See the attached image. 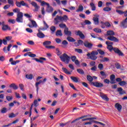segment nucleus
<instances>
[{"instance_id":"obj_23","label":"nucleus","mask_w":127,"mask_h":127,"mask_svg":"<svg viewBox=\"0 0 127 127\" xmlns=\"http://www.w3.org/2000/svg\"><path fill=\"white\" fill-rule=\"evenodd\" d=\"M93 21H94V23L96 25H98V24H99V18H98L97 17H94L93 18Z\"/></svg>"},{"instance_id":"obj_10","label":"nucleus","mask_w":127,"mask_h":127,"mask_svg":"<svg viewBox=\"0 0 127 127\" xmlns=\"http://www.w3.org/2000/svg\"><path fill=\"white\" fill-rule=\"evenodd\" d=\"M83 44L86 48H89V49H92V47H93V44L89 42V41H84Z\"/></svg>"},{"instance_id":"obj_47","label":"nucleus","mask_w":127,"mask_h":127,"mask_svg":"<svg viewBox=\"0 0 127 127\" xmlns=\"http://www.w3.org/2000/svg\"><path fill=\"white\" fill-rule=\"evenodd\" d=\"M119 84L120 86H125V85H127V82L125 81H121L120 82H119Z\"/></svg>"},{"instance_id":"obj_14","label":"nucleus","mask_w":127,"mask_h":127,"mask_svg":"<svg viewBox=\"0 0 127 127\" xmlns=\"http://www.w3.org/2000/svg\"><path fill=\"white\" fill-rule=\"evenodd\" d=\"M33 60H35V61H36V62H39L40 63H43V61H46V59L45 58H42L41 57L39 58V59H37V58H34L33 59Z\"/></svg>"},{"instance_id":"obj_53","label":"nucleus","mask_w":127,"mask_h":127,"mask_svg":"<svg viewBox=\"0 0 127 127\" xmlns=\"http://www.w3.org/2000/svg\"><path fill=\"white\" fill-rule=\"evenodd\" d=\"M106 44L108 46L109 45H113V44H114V43L111 42V41H107L106 42Z\"/></svg>"},{"instance_id":"obj_6","label":"nucleus","mask_w":127,"mask_h":127,"mask_svg":"<svg viewBox=\"0 0 127 127\" xmlns=\"http://www.w3.org/2000/svg\"><path fill=\"white\" fill-rule=\"evenodd\" d=\"M43 45L45 46V48H47V49H54V48H55V46H50L51 45V41H50L44 42Z\"/></svg>"},{"instance_id":"obj_41","label":"nucleus","mask_w":127,"mask_h":127,"mask_svg":"<svg viewBox=\"0 0 127 127\" xmlns=\"http://www.w3.org/2000/svg\"><path fill=\"white\" fill-rule=\"evenodd\" d=\"M90 6L91 7L92 10H96V6L94 3H90Z\"/></svg>"},{"instance_id":"obj_57","label":"nucleus","mask_w":127,"mask_h":127,"mask_svg":"<svg viewBox=\"0 0 127 127\" xmlns=\"http://www.w3.org/2000/svg\"><path fill=\"white\" fill-rule=\"evenodd\" d=\"M90 66H91L92 67L96 66V62L92 61V62H90Z\"/></svg>"},{"instance_id":"obj_30","label":"nucleus","mask_w":127,"mask_h":127,"mask_svg":"<svg viewBox=\"0 0 127 127\" xmlns=\"http://www.w3.org/2000/svg\"><path fill=\"white\" fill-rule=\"evenodd\" d=\"M56 35L57 36H62V35H63V34H62V31L61 30H59L57 31L56 33Z\"/></svg>"},{"instance_id":"obj_45","label":"nucleus","mask_w":127,"mask_h":127,"mask_svg":"<svg viewBox=\"0 0 127 127\" xmlns=\"http://www.w3.org/2000/svg\"><path fill=\"white\" fill-rule=\"evenodd\" d=\"M7 2L9 4L12 5V6H13V5H14V2L12 0H7Z\"/></svg>"},{"instance_id":"obj_51","label":"nucleus","mask_w":127,"mask_h":127,"mask_svg":"<svg viewBox=\"0 0 127 127\" xmlns=\"http://www.w3.org/2000/svg\"><path fill=\"white\" fill-rule=\"evenodd\" d=\"M100 74L103 77H105V78H106V77H107V74H106V72L104 71H100Z\"/></svg>"},{"instance_id":"obj_28","label":"nucleus","mask_w":127,"mask_h":127,"mask_svg":"<svg viewBox=\"0 0 127 127\" xmlns=\"http://www.w3.org/2000/svg\"><path fill=\"white\" fill-rule=\"evenodd\" d=\"M66 39L68 40V41H69V42H75V41H76V40L71 37L70 36L67 37Z\"/></svg>"},{"instance_id":"obj_25","label":"nucleus","mask_w":127,"mask_h":127,"mask_svg":"<svg viewBox=\"0 0 127 127\" xmlns=\"http://www.w3.org/2000/svg\"><path fill=\"white\" fill-rule=\"evenodd\" d=\"M62 44L63 45V48H66L67 47V45H68V42L66 40H64L62 42Z\"/></svg>"},{"instance_id":"obj_33","label":"nucleus","mask_w":127,"mask_h":127,"mask_svg":"<svg viewBox=\"0 0 127 127\" xmlns=\"http://www.w3.org/2000/svg\"><path fill=\"white\" fill-rule=\"evenodd\" d=\"M30 21H31L32 25L34 27H37V24L36 23V22H35V21L33 20H30Z\"/></svg>"},{"instance_id":"obj_43","label":"nucleus","mask_w":127,"mask_h":127,"mask_svg":"<svg viewBox=\"0 0 127 127\" xmlns=\"http://www.w3.org/2000/svg\"><path fill=\"white\" fill-rule=\"evenodd\" d=\"M59 27L61 28H64L65 29V28H67V26H66V24H63V23L60 24H59Z\"/></svg>"},{"instance_id":"obj_44","label":"nucleus","mask_w":127,"mask_h":127,"mask_svg":"<svg viewBox=\"0 0 127 127\" xmlns=\"http://www.w3.org/2000/svg\"><path fill=\"white\" fill-rule=\"evenodd\" d=\"M13 12H16L17 13H21V12H20V10L18 8H16L13 9Z\"/></svg>"},{"instance_id":"obj_9","label":"nucleus","mask_w":127,"mask_h":127,"mask_svg":"<svg viewBox=\"0 0 127 127\" xmlns=\"http://www.w3.org/2000/svg\"><path fill=\"white\" fill-rule=\"evenodd\" d=\"M70 59L72 62H74L75 65H77V66H79L80 65V62H79V60H77V57H76V56H72L71 57Z\"/></svg>"},{"instance_id":"obj_16","label":"nucleus","mask_w":127,"mask_h":127,"mask_svg":"<svg viewBox=\"0 0 127 127\" xmlns=\"http://www.w3.org/2000/svg\"><path fill=\"white\" fill-rule=\"evenodd\" d=\"M37 36L39 37V38H44L45 35L43 34L40 30H38V33L37 34Z\"/></svg>"},{"instance_id":"obj_11","label":"nucleus","mask_w":127,"mask_h":127,"mask_svg":"<svg viewBox=\"0 0 127 127\" xmlns=\"http://www.w3.org/2000/svg\"><path fill=\"white\" fill-rule=\"evenodd\" d=\"M31 4H32V5L34 6V7H35V9L34 10V11H38V10H39V8H40V6H39V5L37 4V2L33 1L31 3Z\"/></svg>"},{"instance_id":"obj_64","label":"nucleus","mask_w":127,"mask_h":127,"mask_svg":"<svg viewBox=\"0 0 127 127\" xmlns=\"http://www.w3.org/2000/svg\"><path fill=\"white\" fill-rule=\"evenodd\" d=\"M65 35H67V36H71L72 32H71V31H68L67 33H66Z\"/></svg>"},{"instance_id":"obj_42","label":"nucleus","mask_w":127,"mask_h":127,"mask_svg":"<svg viewBox=\"0 0 127 127\" xmlns=\"http://www.w3.org/2000/svg\"><path fill=\"white\" fill-rule=\"evenodd\" d=\"M74 50L76 52H77V53H79V54L83 53V50L81 49H75Z\"/></svg>"},{"instance_id":"obj_54","label":"nucleus","mask_w":127,"mask_h":127,"mask_svg":"<svg viewBox=\"0 0 127 127\" xmlns=\"http://www.w3.org/2000/svg\"><path fill=\"white\" fill-rule=\"evenodd\" d=\"M19 86L21 91H24V89H23L24 88V85H23V84H20L19 85Z\"/></svg>"},{"instance_id":"obj_49","label":"nucleus","mask_w":127,"mask_h":127,"mask_svg":"<svg viewBox=\"0 0 127 127\" xmlns=\"http://www.w3.org/2000/svg\"><path fill=\"white\" fill-rule=\"evenodd\" d=\"M86 24H91V21H90L88 20H85L84 21V23L83 24H82V25H86Z\"/></svg>"},{"instance_id":"obj_8","label":"nucleus","mask_w":127,"mask_h":127,"mask_svg":"<svg viewBox=\"0 0 127 127\" xmlns=\"http://www.w3.org/2000/svg\"><path fill=\"white\" fill-rule=\"evenodd\" d=\"M15 4L17 7H21V5H22V6H26V7H29L28 4L24 2V1L23 0H22L20 2L16 1Z\"/></svg>"},{"instance_id":"obj_1","label":"nucleus","mask_w":127,"mask_h":127,"mask_svg":"<svg viewBox=\"0 0 127 127\" xmlns=\"http://www.w3.org/2000/svg\"><path fill=\"white\" fill-rule=\"evenodd\" d=\"M107 33L108 36L107 37V39H108V40H110V41H114V42H119V39L113 36L115 35V32H114V31H108Z\"/></svg>"},{"instance_id":"obj_27","label":"nucleus","mask_w":127,"mask_h":127,"mask_svg":"<svg viewBox=\"0 0 127 127\" xmlns=\"http://www.w3.org/2000/svg\"><path fill=\"white\" fill-rule=\"evenodd\" d=\"M43 81L40 80L39 82L36 83L35 86H36V87L37 88V92H38V90L39 89V87H38V86L39 85H40V84H41V83H43Z\"/></svg>"},{"instance_id":"obj_3","label":"nucleus","mask_w":127,"mask_h":127,"mask_svg":"<svg viewBox=\"0 0 127 127\" xmlns=\"http://www.w3.org/2000/svg\"><path fill=\"white\" fill-rule=\"evenodd\" d=\"M107 49L109 51H112V50H114V52H115L117 54H118L119 56H124V53L122 52L120 50H119L117 48H114L113 47V46L112 45H108L107 46Z\"/></svg>"},{"instance_id":"obj_48","label":"nucleus","mask_w":127,"mask_h":127,"mask_svg":"<svg viewBox=\"0 0 127 127\" xmlns=\"http://www.w3.org/2000/svg\"><path fill=\"white\" fill-rule=\"evenodd\" d=\"M98 52L101 55H105V52L102 51L101 49L97 50Z\"/></svg>"},{"instance_id":"obj_46","label":"nucleus","mask_w":127,"mask_h":127,"mask_svg":"<svg viewBox=\"0 0 127 127\" xmlns=\"http://www.w3.org/2000/svg\"><path fill=\"white\" fill-rule=\"evenodd\" d=\"M101 62H108V61H110V60L108 58H104L101 60Z\"/></svg>"},{"instance_id":"obj_26","label":"nucleus","mask_w":127,"mask_h":127,"mask_svg":"<svg viewBox=\"0 0 127 127\" xmlns=\"http://www.w3.org/2000/svg\"><path fill=\"white\" fill-rule=\"evenodd\" d=\"M25 77L27 79H28L29 80H32V79H33V74H26Z\"/></svg>"},{"instance_id":"obj_2","label":"nucleus","mask_w":127,"mask_h":127,"mask_svg":"<svg viewBox=\"0 0 127 127\" xmlns=\"http://www.w3.org/2000/svg\"><path fill=\"white\" fill-rule=\"evenodd\" d=\"M66 20H68V16L67 15H64V16L57 15L56 17L54 19V22L55 24L57 25L60 21H66Z\"/></svg>"},{"instance_id":"obj_7","label":"nucleus","mask_w":127,"mask_h":127,"mask_svg":"<svg viewBox=\"0 0 127 127\" xmlns=\"http://www.w3.org/2000/svg\"><path fill=\"white\" fill-rule=\"evenodd\" d=\"M17 22L22 23L23 22V13L21 12L17 14V18H16Z\"/></svg>"},{"instance_id":"obj_19","label":"nucleus","mask_w":127,"mask_h":127,"mask_svg":"<svg viewBox=\"0 0 127 127\" xmlns=\"http://www.w3.org/2000/svg\"><path fill=\"white\" fill-rule=\"evenodd\" d=\"M115 108L117 109L119 112H121L122 111V109H123V106L120 103H117L115 104Z\"/></svg>"},{"instance_id":"obj_20","label":"nucleus","mask_w":127,"mask_h":127,"mask_svg":"<svg viewBox=\"0 0 127 127\" xmlns=\"http://www.w3.org/2000/svg\"><path fill=\"white\" fill-rule=\"evenodd\" d=\"M100 97H101V98H102L103 100H105V101H106L107 102H109V98L108 97V96H107V95L104 94V93L101 92Z\"/></svg>"},{"instance_id":"obj_40","label":"nucleus","mask_w":127,"mask_h":127,"mask_svg":"<svg viewBox=\"0 0 127 127\" xmlns=\"http://www.w3.org/2000/svg\"><path fill=\"white\" fill-rule=\"evenodd\" d=\"M41 3V5H42V6H43L44 5H49V3L44 1H41V2H40Z\"/></svg>"},{"instance_id":"obj_32","label":"nucleus","mask_w":127,"mask_h":127,"mask_svg":"<svg viewBox=\"0 0 127 127\" xmlns=\"http://www.w3.org/2000/svg\"><path fill=\"white\" fill-rule=\"evenodd\" d=\"M77 72H78L79 74H80V75H84V74H85V71L81 68L77 69Z\"/></svg>"},{"instance_id":"obj_22","label":"nucleus","mask_w":127,"mask_h":127,"mask_svg":"<svg viewBox=\"0 0 127 127\" xmlns=\"http://www.w3.org/2000/svg\"><path fill=\"white\" fill-rule=\"evenodd\" d=\"M7 29H8V30H10V27H9L7 25H3L2 27V30L5 31V30H7Z\"/></svg>"},{"instance_id":"obj_12","label":"nucleus","mask_w":127,"mask_h":127,"mask_svg":"<svg viewBox=\"0 0 127 127\" xmlns=\"http://www.w3.org/2000/svg\"><path fill=\"white\" fill-rule=\"evenodd\" d=\"M75 35L79 36L81 39H84V38H85V35L80 30L75 32Z\"/></svg>"},{"instance_id":"obj_36","label":"nucleus","mask_w":127,"mask_h":127,"mask_svg":"<svg viewBox=\"0 0 127 127\" xmlns=\"http://www.w3.org/2000/svg\"><path fill=\"white\" fill-rule=\"evenodd\" d=\"M93 30L94 31H95V32H96L97 33H101V32H102V30L98 28H95Z\"/></svg>"},{"instance_id":"obj_55","label":"nucleus","mask_w":127,"mask_h":127,"mask_svg":"<svg viewBox=\"0 0 127 127\" xmlns=\"http://www.w3.org/2000/svg\"><path fill=\"white\" fill-rule=\"evenodd\" d=\"M115 67L117 69H121V64L119 63H117L115 64Z\"/></svg>"},{"instance_id":"obj_18","label":"nucleus","mask_w":127,"mask_h":127,"mask_svg":"<svg viewBox=\"0 0 127 127\" xmlns=\"http://www.w3.org/2000/svg\"><path fill=\"white\" fill-rule=\"evenodd\" d=\"M53 10H54V9H53V7H52V6H51L49 4V5H47L46 11L47 12L50 13V12H53Z\"/></svg>"},{"instance_id":"obj_60","label":"nucleus","mask_w":127,"mask_h":127,"mask_svg":"<svg viewBox=\"0 0 127 127\" xmlns=\"http://www.w3.org/2000/svg\"><path fill=\"white\" fill-rule=\"evenodd\" d=\"M105 26H106V27H111V24H110V22H106L105 23Z\"/></svg>"},{"instance_id":"obj_63","label":"nucleus","mask_w":127,"mask_h":127,"mask_svg":"<svg viewBox=\"0 0 127 127\" xmlns=\"http://www.w3.org/2000/svg\"><path fill=\"white\" fill-rule=\"evenodd\" d=\"M9 118H15V114H14L13 113L9 114Z\"/></svg>"},{"instance_id":"obj_38","label":"nucleus","mask_w":127,"mask_h":127,"mask_svg":"<svg viewBox=\"0 0 127 127\" xmlns=\"http://www.w3.org/2000/svg\"><path fill=\"white\" fill-rule=\"evenodd\" d=\"M9 62H11V65H16V63L15 61H13V58H10L9 60Z\"/></svg>"},{"instance_id":"obj_29","label":"nucleus","mask_w":127,"mask_h":127,"mask_svg":"<svg viewBox=\"0 0 127 127\" xmlns=\"http://www.w3.org/2000/svg\"><path fill=\"white\" fill-rule=\"evenodd\" d=\"M70 79H71L75 83H78V80H79L78 77L75 76H71Z\"/></svg>"},{"instance_id":"obj_17","label":"nucleus","mask_w":127,"mask_h":127,"mask_svg":"<svg viewBox=\"0 0 127 127\" xmlns=\"http://www.w3.org/2000/svg\"><path fill=\"white\" fill-rule=\"evenodd\" d=\"M121 26H123L124 28L127 27V16L126 18L121 22Z\"/></svg>"},{"instance_id":"obj_31","label":"nucleus","mask_w":127,"mask_h":127,"mask_svg":"<svg viewBox=\"0 0 127 127\" xmlns=\"http://www.w3.org/2000/svg\"><path fill=\"white\" fill-rule=\"evenodd\" d=\"M62 70L63 71H64V73H65V74H67L68 75H71V72H70V71H69L68 69H67V68L65 67H63Z\"/></svg>"},{"instance_id":"obj_56","label":"nucleus","mask_w":127,"mask_h":127,"mask_svg":"<svg viewBox=\"0 0 127 127\" xmlns=\"http://www.w3.org/2000/svg\"><path fill=\"white\" fill-rule=\"evenodd\" d=\"M33 105H34L35 107H38V101L37 100H35L33 102Z\"/></svg>"},{"instance_id":"obj_13","label":"nucleus","mask_w":127,"mask_h":127,"mask_svg":"<svg viewBox=\"0 0 127 127\" xmlns=\"http://www.w3.org/2000/svg\"><path fill=\"white\" fill-rule=\"evenodd\" d=\"M92 85H94L95 87H97V88H102V87H104V84L102 83H99L97 82H91Z\"/></svg>"},{"instance_id":"obj_62","label":"nucleus","mask_w":127,"mask_h":127,"mask_svg":"<svg viewBox=\"0 0 127 127\" xmlns=\"http://www.w3.org/2000/svg\"><path fill=\"white\" fill-rule=\"evenodd\" d=\"M5 39L7 40V41H10L12 39V37L11 36H7L5 37Z\"/></svg>"},{"instance_id":"obj_58","label":"nucleus","mask_w":127,"mask_h":127,"mask_svg":"<svg viewBox=\"0 0 127 127\" xmlns=\"http://www.w3.org/2000/svg\"><path fill=\"white\" fill-rule=\"evenodd\" d=\"M104 83H105V84H110V83H111V81H110V80L108 79H105L103 80Z\"/></svg>"},{"instance_id":"obj_37","label":"nucleus","mask_w":127,"mask_h":127,"mask_svg":"<svg viewBox=\"0 0 127 127\" xmlns=\"http://www.w3.org/2000/svg\"><path fill=\"white\" fill-rule=\"evenodd\" d=\"M50 30L52 32V33H54L56 31V27L52 26L50 27Z\"/></svg>"},{"instance_id":"obj_52","label":"nucleus","mask_w":127,"mask_h":127,"mask_svg":"<svg viewBox=\"0 0 127 127\" xmlns=\"http://www.w3.org/2000/svg\"><path fill=\"white\" fill-rule=\"evenodd\" d=\"M6 99L8 102L11 101L12 100V96H7L6 97Z\"/></svg>"},{"instance_id":"obj_5","label":"nucleus","mask_w":127,"mask_h":127,"mask_svg":"<svg viewBox=\"0 0 127 127\" xmlns=\"http://www.w3.org/2000/svg\"><path fill=\"white\" fill-rule=\"evenodd\" d=\"M60 58L63 62H65L66 64H69L70 57H69L66 54L64 53L63 55L60 56Z\"/></svg>"},{"instance_id":"obj_59","label":"nucleus","mask_w":127,"mask_h":127,"mask_svg":"<svg viewBox=\"0 0 127 127\" xmlns=\"http://www.w3.org/2000/svg\"><path fill=\"white\" fill-rule=\"evenodd\" d=\"M56 51L57 52V55H58L59 56H60V55H61V52H60V51L59 50V49L58 48H57L56 49Z\"/></svg>"},{"instance_id":"obj_24","label":"nucleus","mask_w":127,"mask_h":127,"mask_svg":"<svg viewBox=\"0 0 127 127\" xmlns=\"http://www.w3.org/2000/svg\"><path fill=\"white\" fill-rule=\"evenodd\" d=\"M10 88H13L14 90H17L18 89V86L16 85L15 83H12L9 85Z\"/></svg>"},{"instance_id":"obj_50","label":"nucleus","mask_w":127,"mask_h":127,"mask_svg":"<svg viewBox=\"0 0 127 127\" xmlns=\"http://www.w3.org/2000/svg\"><path fill=\"white\" fill-rule=\"evenodd\" d=\"M111 9H112L109 7H104L103 8V10H104V11H111Z\"/></svg>"},{"instance_id":"obj_34","label":"nucleus","mask_w":127,"mask_h":127,"mask_svg":"<svg viewBox=\"0 0 127 127\" xmlns=\"http://www.w3.org/2000/svg\"><path fill=\"white\" fill-rule=\"evenodd\" d=\"M87 79L90 83H92V82H93V80H94V78H93L91 75H87Z\"/></svg>"},{"instance_id":"obj_35","label":"nucleus","mask_w":127,"mask_h":127,"mask_svg":"<svg viewBox=\"0 0 127 127\" xmlns=\"http://www.w3.org/2000/svg\"><path fill=\"white\" fill-rule=\"evenodd\" d=\"M83 10H84V7H83V5H79V6L78 7V9L77 10H76V11L77 12L83 11Z\"/></svg>"},{"instance_id":"obj_4","label":"nucleus","mask_w":127,"mask_h":127,"mask_svg":"<svg viewBox=\"0 0 127 127\" xmlns=\"http://www.w3.org/2000/svg\"><path fill=\"white\" fill-rule=\"evenodd\" d=\"M98 54H99V52H97V51H93L91 52V54L88 53L87 54V56L89 57L91 60L95 61L97 60V58H98L97 57V55H98Z\"/></svg>"},{"instance_id":"obj_21","label":"nucleus","mask_w":127,"mask_h":127,"mask_svg":"<svg viewBox=\"0 0 127 127\" xmlns=\"http://www.w3.org/2000/svg\"><path fill=\"white\" fill-rule=\"evenodd\" d=\"M117 91L119 92L120 95H124V94H126V91L124 90L122 87L118 88Z\"/></svg>"},{"instance_id":"obj_61","label":"nucleus","mask_w":127,"mask_h":127,"mask_svg":"<svg viewBox=\"0 0 127 127\" xmlns=\"http://www.w3.org/2000/svg\"><path fill=\"white\" fill-rule=\"evenodd\" d=\"M8 21L10 23H12L13 24L15 23V20L14 19H9L8 20Z\"/></svg>"},{"instance_id":"obj_15","label":"nucleus","mask_w":127,"mask_h":127,"mask_svg":"<svg viewBox=\"0 0 127 127\" xmlns=\"http://www.w3.org/2000/svg\"><path fill=\"white\" fill-rule=\"evenodd\" d=\"M116 75L115 74H112L110 76V83L116 84Z\"/></svg>"},{"instance_id":"obj_39","label":"nucleus","mask_w":127,"mask_h":127,"mask_svg":"<svg viewBox=\"0 0 127 127\" xmlns=\"http://www.w3.org/2000/svg\"><path fill=\"white\" fill-rule=\"evenodd\" d=\"M98 68L100 71H102V70H103L104 69V65L102 64H98Z\"/></svg>"}]
</instances>
